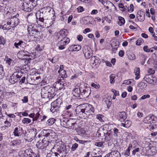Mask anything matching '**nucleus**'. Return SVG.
I'll use <instances>...</instances> for the list:
<instances>
[{
    "instance_id": "1",
    "label": "nucleus",
    "mask_w": 157,
    "mask_h": 157,
    "mask_svg": "<svg viewBox=\"0 0 157 157\" xmlns=\"http://www.w3.org/2000/svg\"><path fill=\"white\" fill-rule=\"evenodd\" d=\"M61 125L66 128H67L72 129H76L78 124L76 123L75 120L73 119H70L69 120L63 118L60 121Z\"/></svg>"
},
{
    "instance_id": "2",
    "label": "nucleus",
    "mask_w": 157,
    "mask_h": 157,
    "mask_svg": "<svg viewBox=\"0 0 157 157\" xmlns=\"http://www.w3.org/2000/svg\"><path fill=\"white\" fill-rule=\"evenodd\" d=\"M58 42L57 44L58 47L59 49L60 50L64 49L65 46L69 43L70 41L69 37H63Z\"/></svg>"
},
{
    "instance_id": "3",
    "label": "nucleus",
    "mask_w": 157,
    "mask_h": 157,
    "mask_svg": "<svg viewBox=\"0 0 157 157\" xmlns=\"http://www.w3.org/2000/svg\"><path fill=\"white\" fill-rule=\"evenodd\" d=\"M83 53L85 57L87 59L92 57L93 52L92 49L87 45L84 46L82 48Z\"/></svg>"
},
{
    "instance_id": "4",
    "label": "nucleus",
    "mask_w": 157,
    "mask_h": 157,
    "mask_svg": "<svg viewBox=\"0 0 157 157\" xmlns=\"http://www.w3.org/2000/svg\"><path fill=\"white\" fill-rule=\"evenodd\" d=\"M44 15L43 12L40 11H37L36 14L37 19L36 22L38 24L41 26H44Z\"/></svg>"
},
{
    "instance_id": "5",
    "label": "nucleus",
    "mask_w": 157,
    "mask_h": 157,
    "mask_svg": "<svg viewBox=\"0 0 157 157\" xmlns=\"http://www.w3.org/2000/svg\"><path fill=\"white\" fill-rule=\"evenodd\" d=\"M41 134L43 136L48 137L49 139L55 138L56 133L52 130L44 129L41 132Z\"/></svg>"
},
{
    "instance_id": "6",
    "label": "nucleus",
    "mask_w": 157,
    "mask_h": 157,
    "mask_svg": "<svg viewBox=\"0 0 157 157\" xmlns=\"http://www.w3.org/2000/svg\"><path fill=\"white\" fill-rule=\"evenodd\" d=\"M62 101L60 99H57L56 101L52 102L51 104V111L52 113H54L60 107Z\"/></svg>"
},
{
    "instance_id": "7",
    "label": "nucleus",
    "mask_w": 157,
    "mask_h": 157,
    "mask_svg": "<svg viewBox=\"0 0 157 157\" xmlns=\"http://www.w3.org/2000/svg\"><path fill=\"white\" fill-rule=\"evenodd\" d=\"M21 72L17 71L15 72L9 78V81L11 84H14L16 83L21 77Z\"/></svg>"
},
{
    "instance_id": "8",
    "label": "nucleus",
    "mask_w": 157,
    "mask_h": 157,
    "mask_svg": "<svg viewBox=\"0 0 157 157\" xmlns=\"http://www.w3.org/2000/svg\"><path fill=\"white\" fill-rule=\"evenodd\" d=\"M56 148L57 149V151L61 155L62 157L66 156L68 152L66 146L63 144H61V145H57Z\"/></svg>"
},
{
    "instance_id": "9",
    "label": "nucleus",
    "mask_w": 157,
    "mask_h": 157,
    "mask_svg": "<svg viewBox=\"0 0 157 157\" xmlns=\"http://www.w3.org/2000/svg\"><path fill=\"white\" fill-rule=\"evenodd\" d=\"M113 127V125L112 124H110L108 125V130L107 131V132L106 134H104L105 136V140L106 141H108L113 138L114 136L112 134V129L110 128Z\"/></svg>"
},
{
    "instance_id": "10",
    "label": "nucleus",
    "mask_w": 157,
    "mask_h": 157,
    "mask_svg": "<svg viewBox=\"0 0 157 157\" xmlns=\"http://www.w3.org/2000/svg\"><path fill=\"white\" fill-rule=\"evenodd\" d=\"M52 88L48 86H45L41 89V98H48V93L50 91L52 90Z\"/></svg>"
},
{
    "instance_id": "11",
    "label": "nucleus",
    "mask_w": 157,
    "mask_h": 157,
    "mask_svg": "<svg viewBox=\"0 0 157 157\" xmlns=\"http://www.w3.org/2000/svg\"><path fill=\"white\" fill-rule=\"evenodd\" d=\"M143 79L144 81L151 84H155L157 82L156 78L153 76L151 75H146Z\"/></svg>"
},
{
    "instance_id": "12",
    "label": "nucleus",
    "mask_w": 157,
    "mask_h": 157,
    "mask_svg": "<svg viewBox=\"0 0 157 157\" xmlns=\"http://www.w3.org/2000/svg\"><path fill=\"white\" fill-rule=\"evenodd\" d=\"M49 143V141L44 139L42 141L38 142L36 144V146L38 149H43L48 146Z\"/></svg>"
},
{
    "instance_id": "13",
    "label": "nucleus",
    "mask_w": 157,
    "mask_h": 157,
    "mask_svg": "<svg viewBox=\"0 0 157 157\" xmlns=\"http://www.w3.org/2000/svg\"><path fill=\"white\" fill-rule=\"evenodd\" d=\"M66 83L60 80H59L55 82L53 84V86L56 90H58L64 89V87L66 86Z\"/></svg>"
},
{
    "instance_id": "14",
    "label": "nucleus",
    "mask_w": 157,
    "mask_h": 157,
    "mask_svg": "<svg viewBox=\"0 0 157 157\" xmlns=\"http://www.w3.org/2000/svg\"><path fill=\"white\" fill-rule=\"evenodd\" d=\"M12 28H14L19 23V19L17 17H13L8 19Z\"/></svg>"
},
{
    "instance_id": "15",
    "label": "nucleus",
    "mask_w": 157,
    "mask_h": 157,
    "mask_svg": "<svg viewBox=\"0 0 157 157\" xmlns=\"http://www.w3.org/2000/svg\"><path fill=\"white\" fill-rule=\"evenodd\" d=\"M83 108V104L77 106L75 110V111L77 114L79 116L80 118H82L84 117V114Z\"/></svg>"
},
{
    "instance_id": "16",
    "label": "nucleus",
    "mask_w": 157,
    "mask_h": 157,
    "mask_svg": "<svg viewBox=\"0 0 157 157\" xmlns=\"http://www.w3.org/2000/svg\"><path fill=\"white\" fill-rule=\"evenodd\" d=\"M34 7L32 5L29 4L25 2L22 3L21 7L22 9L26 12L31 11L34 9Z\"/></svg>"
},
{
    "instance_id": "17",
    "label": "nucleus",
    "mask_w": 157,
    "mask_h": 157,
    "mask_svg": "<svg viewBox=\"0 0 157 157\" xmlns=\"http://www.w3.org/2000/svg\"><path fill=\"white\" fill-rule=\"evenodd\" d=\"M68 32V31L65 29L60 30L59 33H55L57 34V39H59L63 37H67Z\"/></svg>"
},
{
    "instance_id": "18",
    "label": "nucleus",
    "mask_w": 157,
    "mask_h": 157,
    "mask_svg": "<svg viewBox=\"0 0 157 157\" xmlns=\"http://www.w3.org/2000/svg\"><path fill=\"white\" fill-rule=\"evenodd\" d=\"M127 117V114L124 111L119 112L117 113V118L121 122L124 121Z\"/></svg>"
},
{
    "instance_id": "19",
    "label": "nucleus",
    "mask_w": 157,
    "mask_h": 157,
    "mask_svg": "<svg viewBox=\"0 0 157 157\" xmlns=\"http://www.w3.org/2000/svg\"><path fill=\"white\" fill-rule=\"evenodd\" d=\"M36 28H34L33 30L30 32L29 34L31 36H34V37H37L40 34V32L39 30L40 27L36 26Z\"/></svg>"
},
{
    "instance_id": "20",
    "label": "nucleus",
    "mask_w": 157,
    "mask_h": 157,
    "mask_svg": "<svg viewBox=\"0 0 157 157\" xmlns=\"http://www.w3.org/2000/svg\"><path fill=\"white\" fill-rule=\"evenodd\" d=\"M155 117L153 115L147 116L144 118L143 121L145 123L149 124L151 123L153 121H155Z\"/></svg>"
},
{
    "instance_id": "21",
    "label": "nucleus",
    "mask_w": 157,
    "mask_h": 157,
    "mask_svg": "<svg viewBox=\"0 0 157 157\" xmlns=\"http://www.w3.org/2000/svg\"><path fill=\"white\" fill-rule=\"evenodd\" d=\"M136 17L137 21H144L145 19L144 13L141 11H138L136 15Z\"/></svg>"
},
{
    "instance_id": "22",
    "label": "nucleus",
    "mask_w": 157,
    "mask_h": 157,
    "mask_svg": "<svg viewBox=\"0 0 157 157\" xmlns=\"http://www.w3.org/2000/svg\"><path fill=\"white\" fill-rule=\"evenodd\" d=\"M27 54H29V52L27 51H21L18 52L17 55L19 58L22 59H27L26 57L27 56Z\"/></svg>"
},
{
    "instance_id": "23",
    "label": "nucleus",
    "mask_w": 157,
    "mask_h": 157,
    "mask_svg": "<svg viewBox=\"0 0 157 157\" xmlns=\"http://www.w3.org/2000/svg\"><path fill=\"white\" fill-rule=\"evenodd\" d=\"M90 62L94 66L98 65L101 62L99 58L95 56H93L91 57Z\"/></svg>"
},
{
    "instance_id": "24",
    "label": "nucleus",
    "mask_w": 157,
    "mask_h": 157,
    "mask_svg": "<svg viewBox=\"0 0 157 157\" xmlns=\"http://www.w3.org/2000/svg\"><path fill=\"white\" fill-rule=\"evenodd\" d=\"M81 49V46L79 45H72L70 46L68 48L69 51L73 52L74 51H78Z\"/></svg>"
},
{
    "instance_id": "25",
    "label": "nucleus",
    "mask_w": 157,
    "mask_h": 157,
    "mask_svg": "<svg viewBox=\"0 0 157 157\" xmlns=\"http://www.w3.org/2000/svg\"><path fill=\"white\" fill-rule=\"evenodd\" d=\"M83 108L84 117L85 115H89V112L90 108H91V105L88 104H83Z\"/></svg>"
},
{
    "instance_id": "26",
    "label": "nucleus",
    "mask_w": 157,
    "mask_h": 157,
    "mask_svg": "<svg viewBox=\"0 0 157 157\" xmlns=\"http://www.w3.org/2000/svg\"><path fill=\"white\" fill-rule=\"evenodd\" d=\"M14 45L16 48L21 49V48H23L26 46V44L22 40H19L18 42L14 43Z\"/></svg>"
},
{
    "instance_id": "27",
    "label": "nucleus",
    "mask_w": 157,
    "mask_h": 157,
    "mask_svg": "<svg viewBox=\"0 0 157 157\" xmlns=\"http://www.w3.org/2000/svg\"><path fill=\"white\" fill-rule=\"evenodd\" d=\"M72 105H70L67 106H66L65 107V110L64 112H65V114H66L67 116L71 117L72 114L71 112L73 110Z\"/></svg>"
},
{
    "instance_id": "28",
    "label": "nucleus",
    "mask_w": 157,
    "mask_h": 157,
    "mask_svg": "<svg viewBox=\"0 0 157 157\" xmlns=\"http://www.w3.org/2000/svg\"><path fill=\"white\" fill-rule=\"evenodd\" d=\"M24 155L28 157V156L29 157H34L35 154L33 152V150L31 149H26L24 151Z\"/></svg>"
},
{
    "instance_id": "29",
    "label": "nucleus",
    "mask_w": 157,
    "mask_h": 157,
    "mask_svg": "<svg viewBox=\"0 0 157 157\" xmlns=\"http://www.w3.org/2000/svg\"><path fill=\"white\" fill-rule=\"evenodd\" d=\"M81 91V87L79 88H76L74 89L73 91L72 94L73 96L75 97L81 98V95H80Z\"/></svg>"
},
{
    "instance_id": "30",
    "label": "nucleus",
    "mask_w": 157,
    "mask_h": 157,
    "mask_svg": "<svg viewBox=\"0 0 157 157\" xmlns=\"http://www.w3.org/2000/svg\"><path fill=\"white\" fill-rule=\"evenodd\" d=\"M7 20L4 25H0V28H2L3 30H9L12 28L8 19H7Z\"/></svg>"
},
{
    "instance_id": "31",
    "label": "nucleus",
    "mask_w": 157,
    "mask_h": 157,
    "mask_svg": "<svg viewBox=\"0 0 157 157\" xmlns=\"http://www.w3.org/2000/svg\"><path fill=\"white\" fill-rule=\"evenodd\" d=\"M27 21L30 24L33 23L35 20L34 15L32 13L29 14L27 16Z\"/></svg>"
},
{
    "instance_id": "32",
    "label": "nucleus",
    "mask_w": 157,
    "mask_h": 157,
    "mask_svg": "<svg viewBox=\"0 0 157 157\" xmlns=\"http://www.w3.org/2000/svg\"><path fill=\"white\" fill-rule=\"evenodd\" d=\"M22 128H21L20 127L15 128L13 132L14 135L17 136H21L22 133Z\"/></svg>"
},
{
    "instance_id": "33",
    "label": "nucleus",
    "mask_w": 157,
    "mask_h": 157,
    "mask_svg": "<svg viewBox=\"0 0 157 157\" xmlns=\"http://www.w3.org/2000/svg\"><path fill=\"white\" fill-rule=\"evenodd\" d=\"M76 131L77 133L81 136H85L86 135L85 130L82 128L79 127Z\"/></svg>"
},
{
    "instance_id": "34",
    "label": "nucleus",
    "mask_w": 157,
    "mask_h": 157,
    "mask_svg": "<svg viewBox=\"0 0 157 157\" xmlns=\"http://www.w3.org/2000/svg\"><path fill=\"white\" fill-rule=\"evenodd\" d=\"M21 143L20 140H13L10 143V145L13 146H17L19 145Z\"/></svg>"
},
{
    "instance_id": "35",
    "label": "nucleus",
    "mask_w": 157,
    "mask_h": 157,
    "mask_svg": "<svg viewBox=\"0 0 157 157\" xmlns=\"http://www.w3.org/2000/svg\"><path fill=\"white\" fill-rule=\"evenodd\" d=\"M134 72L136 76L135 79L136 80L140 78V68L138 67H136L134 70Z\"/></svg>"
},
{
    "instance_id": "36",
    "label": "nucleus",
    "mask_w": 157,
    "mask_h": 157,
    "mask_svg": "<svg viewBox=\"0 0 157 157\" xmlns=\"http://www.w3.org/2000/svg\"><path fill=\"white\" fill-rule=\"evenodd\" d=\"M128 57L130 60H133L135 59L136 56L132 52L130 51L126 52Z\"/></svg>"
},
{
    "instance_id": "37",
    "label": "nucleus",
    "mask_w": 157,
    "mask_h": 157,
    "mask_svg": "<svg viewBox=\"0 0 157 157\" xmlns=\"http://www.w3.org/2000/svg\"><path fill=\"white\" fill-rule=\"evenodd\" d=\"M55 21V20H53L51 19H47L46 20H45L44 22H45V24H47V27H48L50 26H51L53 24L54 22Z\"/></svg>"
},
{
    "instance_id": "38",
    "label": "nucleus",
    "mask_w": 157,
    "mask_h": 157,
    "mask_svg": "<svg viewBox=\"0 0 157 157\" xmlns=\"http://www.w3.org/2000/svg\"><path fill=\"white\" fill-rule=\"evenodd\" d=\"M132 122L131 121L127 120L124 123H122L121 125L126 128H128L131 126Z\"/></svg>"
},
{
    "instance_id": "39",
    "label": "nucleus",
    "mask_w": 157,
    "mask_h": 157,
    "mask_svg": "<svg viewBox=\"0 0 157 157\" xmlns=\"http://www.w3.org/2000/svg\"><path fill=\"white\" fill-rule=\"evenodd\" d=\"M36 26L34 23L30 24L29 23V25H28L27 30L29 33L31 31L33 30V29L36 28Z\"/></svg>"
},
{
    "instance_id": "40",
    "label": "nucleus",
    "mask_w": 157,
    "mask_h": 157,
    "mask_svg": "<svg viewBox=\"0 0 157 157\" xmlns=\"http://www.w3.org/2000/svg\"><path fill=\"white\" fill-rule=\"evenodd\" d=\"M27 56L29 57L28 59H35L36 57V52L33 53L29 52V54H27Z\"/></svg>"
},
{
    "instance_id": "41",
    "label": "nucleus",
    "mask_w": 157,
    "mask_h": 157,
    "mask_svg": "<svg viewBox=\"0 0 157 157\" xmlns=\"http://www.w3.org/2000/svg\"><path fill=\"white\" fill-rule=\"evenodd\" d=\"M147 86L145 82H140L138 84L137 86L141 89H143L145 88Z\"/></svg>"
},
{
    "instance_id": "42",
    "label": "nucleus",
    "mask_w": 157,
    "mask_h": 157,
    "mask_svg": "<svg viewBox=\"0 0 157 157\" xmlns=\"http://www.w3.org/2000/svg\"><path fill=\"white\" fill-rule=\"evenodd\" d=\"M111 154L113 156V157H120L121 155L120 153L117 151H112Z\"/></svg>"
},
{
    "instance_id": "43",
    "label": "nucleus",
    "mask_w": 157,
    "mask_h": 157,
    "mask_svg": "<svg viewBox=\"0 0 157 157\" xmlns=\"http://www.w3.org/2000/svg\"><path fill=\"white\" fill-rule=\"evenodd\" d=\"M56 119L53 118H51L48 120L46 122V124L48 125H52L55 122Z\"/></svg>"
},
{
    "instance_id": "44",
    "label": "nucleus",
    "mask_w": 157,
    "mask_h": 157,
    "mask_svg": "<svg viewBox=\"0 0 157 157\" xmlns=\"http://www.w3.org/2000/svg\"><path fill=\"white\" fill-rule=\"evenodd\" d=\"M41 11L43 12L45 14V13H49L50 11L51 8L49 6L44 7L41 9Z\"/></svg>"
},
{
    "instance_id": "45",
    "label": "nucleus",
    "mask_w": 157,
    "mask_h": 157,
    "mask_svg": "<svg viewBox=\"0 0 157 157\" xmlns=\"http://www.w3.org/2000/svg\"><path fill=\"white\" fill-rule=\"evenodd\" d=\"M113 131V135L114 137L117 138L118 136V134L119 132V130L116 128H113L112 129Z\"/></svg>"
},
{
    "instance_id": "46",
    "label": "nucleus",
    "mask_w": 157,
    "mask_h": 157,
    "mask_svg": "<svg viewBox=\"0 0 157 157\" xmlns=\"http://www.w3.org/2000/svg\"><path fill=\"white\" fill-rule=\"evenodd\" d=\"M139 57L140 60L144 63L146 59V57L145 55L142 53H141L140 54Z\"/></svg>"
},
{
    "instance_id": "47",
    "label": "nucleus",
    "mask_w": 157,
    "mask_h": 157,
    "mask_svg": "<svg viewBox=\"0 0 157 157\" xmlns=\"http://www.w3.org/2000/svg\"><path fill=\"white\" fill-rule=\"evenodd\" d=\"M119 21L118 22V24L120 25H121L124 24L125 20L124 19L121 17H119Z\"/></svg>"
},
{
    "instance_id": "48",
    "label": "nucleus",
    "mask_w": 157,
    "mask_h": 157,
    "mask_svg": "<svg viewBox=\"0 0 157 157\" xmlns=\"http://www.w3.org/2000/svg\"><path fill=\"white\" fill-rule=\"evenodd\" d=\"M90 90L88 89L87 91H85V93H83L82 94V97L83 98L87 97L90 94Z\"/></svg>"
},
{
    "instance_id": "49",
    "label": "nucleus",
    "mask_w": 157,
    "mask_h": 157,
    "mask_svg": "<svg viewBox=\"0 0 157 157\" xmlns=\"http://www.w3.org/2000/svg\"><path fill=\"white\" fill-rule=\"evenodd\" d=\"M31 120L28 118H24L22 120V123L24 124H28L31 122Z\"/></svg>"
},
{
    "instance_id": "50",
    "label": "nucleus",
    "mask_w": 157,
    "mask_h": 157,
    "mask_svg": "<svg viewBox=\"0 0 157 157\" xmlns=\"http://www.w3.org/2000/svg\"><path fill=\"white\" fill-rule=\"evenodd\" d=\"M31 130H32L33 131H32L31 132H30L29 134V135H31V134L33 135L32 137L31 138V139L33 138V137H35L36 136L37 133L36 132V128H33Z\"/></svg>"
},
{
    "instance_id": "51",
    "label": "nucleus",
    "mask_w": 157,
    "mask_h": 157,
    "mask_svg": "<svg viewBox=\"0 0 157 157\" xmlns=\"http://www.w3.org/2000/svg\"><path fill=\"white\" fill-rule=\"evenodd\" d=\"M59 73L62 78H65L67 77V76L66 74V71L65 70L62 71L61 72Z\"/></svg>"
},
{
    "instance_id": "52",
    "label": "nucleus",
    "mask_w": 157,
    "mask_h": 157,
    "mask_svg": "<svg viewBox=\"0 0 157 157\" xmlns=\"http://www.w3.org/2000/svg\"><path fill=\"white\" fill-rule=\"evenodd\" d=\"M6 42L5 39L2 36H0V45L3 46L5 44Z\"/></svg>"
},
{
    "instance_id": "53",
    "label": "nucleus",
    "mask_w": 157,
    "mask_h": 157,
    "mask_svg": "<svg viewBox=\"0 0 157 157\" xmlns=\"http://www.w3.org/2000/svg\"><path fill=\"white\" fill-rule=\"evenodd\" d=\"M27 3L31 5H32L34 7H35L37 4L36 2L35 1V0H29V2Z\"/></svg>"
},
{
    "instance_id": "54",
    "label": "nucleus",
    "mask_w": 157,
    "mask_h": 157,
    "mask_svg": "<svg viewBox=\"0 0 157 157\" xmlns=\"http://www.w3.org/2000/svg\"><path fill=\"white\" fill-rule=\"evenodd\" d=\"M119 42L117 43H117H113L111 46L112 48L114 49L115 50H117L119 47Z\"/></svg>"
},
{
    "instance_id": "55",
    "label": "nucleus",
    "mask_w": 157,
    "mask_h": 157,
    "mask_svg": "<svg viewBox=\"0 0 157 157\" xmlns=\"http://www.w3.org/2000/svg\"><path fill=\"white\" fill-rule=\"evenodd\" d=\"M38 78L39 77H36V76L34 75H32L30 78H27V80L28 79H31V82L33 83L36 80L38 79Z\"/></svg>"
},
{
    "instance_id": "56",
    "label": "nucleus",
    "mask_w": 157,
    "mask_h": 157,
    "mask_svg": "<svg viewBox=\"0 0 157 157\" xmlns=\"http://www.w3.org/2000/svg\"><path fill=\"white\" fill-rule=\"evenodd\" d=\"M104 117V116L101 114H99L96 116V118L101 122L104 121V120L103 119Z\"/></svg>"
},
{
    "instance_id": "57",
    "label": "nucleus",
    "mask_w": 157,
    "mask_h": 157,
    "mask_svg": "<svg viewBox=\"0 0 157 157\" xmlns=\"http://www.w3.org/2000/svg\"><path fill=\"white\" fill-rule=\"evenodd\" d=\"M78 145L77 143H75L73 144L71 148V150L72 151H74L78 147Z\"/></svg>"
},
{
    "instance_id": "58",
    "label": "nucleus",
    "mask_w": 157,
    "mask_h": 157,
    "mask_svg": "<svg viewBox=\"0 0 157 157\" xmlns=\"http://www.w3.org/2000/svg\"><path fill=\"white\" fill-rule=\"evenodd\" d=\"M48 97L49 99H52L56 95V94H54V92L52 91H51V92L50 91V92L48 93Z\"/></svg>"
},
{
    "instance_id": "59",
    "label": "nucleus",
    "mask_w": 157,
    "mask_h": 157,
    "mask_svg": "<svg viewBox=\"0 0 157 157\" xmlns=\"http://www.w3.org/2000/svg\"><path fill=\"white\" fill-rule=\"evenodd\" d=\"M6 63L10 66L11 65V64L13 63V61L11 59L7 58L6 60Z\"/></svg>"
},
{
    "instance_id": "60",
    "label": "nucleus",
    "mask_w": 157,
    "mask_h": 157,
    "mask_svg": "<svg viewBox=\"0 0 157 157\" xmlns=\"http://www.w3.org/2000/svg\"><path fill=\"white\" fill-rule=\"evenodd\" d=\"M114 75H111L110 76V81L111 83L113 84L114 82Z\"/></svg>"
},
{
    "instance_id": "61",
    "label": "nucleus",
    "mask_w": 157,
    "mask_h": 157,
    "mask_svg": "<svg viewBox=\"0 0 157 157\" xmlns=\"http://www.w3.org/2000/svg\"><path fill=\"white\" fill-rule=\"evenodd\" d=\"M0 75L2 76H4V72L3 71V67L1 65H0Z\"/></svg>"
},
{
    "instance_id": "62",
    "label": "nucleus",
    "mask_w": 157,
    "mask_h": 157,
    "mask_svg": "<svg viewBox=\"0 0 157 157\" xmlns=\"http://www.w3.org/2000/svg\"><path fill=\"white\" fill-rule=\"evenodd\" d=\"M130 149L127 148L125 151L124 153V155L126 156H128L130 155Z\"/></svg>"
},
{
    "instance_id": "63",
    "label": "nucleus",
    "mask_w": 157,
    "mask_h": 157,
    "mask_svg": "<svg viewBox=\"0 0 157 157\" xmlns=\"http://www.w3.org/2000/svg\"><path fill=\"white\" fill-rule=\"evenodd\" d=\"M104 142H100L96 143L95 145L98 147H102L103 145Z\"/></svg>"
},
{
    "instance_id": "64",
    "label": "nucleus",
    "mask_w": 157,
    "mask_h": 157,
    "mask_svg": "<svg viewBox=\"0 0 157 157\" xmlns=\"http://www.w3.org/2000/svg\"><path fill=\"white\" fill-rule=\"evenodd\" d=\"M143 39L142 38H140L138 39L136 42V44L138 45H140L141 44Z\"/></svg>"
}]
</instances>
